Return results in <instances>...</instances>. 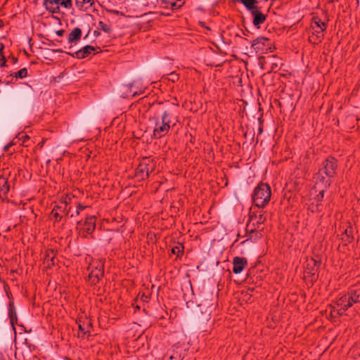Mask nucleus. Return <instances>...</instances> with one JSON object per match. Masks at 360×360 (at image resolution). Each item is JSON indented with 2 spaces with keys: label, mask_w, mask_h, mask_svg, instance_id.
<instances>
[{
  "label": "nucleus",
  "mask_w": 360,
  "mask_h": 360,
  "mask_svg": "<svg viewBox=\"0 0 360 360\" xmlns=\"http://www.w3.org/2000/svg\"><path fill=\"white\" fill-rule=\"evenodd\" d=\"M338 161L329 156L323 163L319 172L314 174V179L317 184H323L324 188H328L331 185V179L336 174Z\"/></svg>",
  "instance_id": "f257e3e1"
},
{
  "label": "nucleus",
  "mask_w": 360,
  "mask_h": 360,
  "mask_svg": "<svg viewBox=\"0 0 360 360\" xmlns=\"http://www.w3.org/2000/svg\"><path fill=\"white\" fill-rule=\"evenodd\" d=\"M172 115V112L166 110L162 112L160 118L158 116L150 118V120L154 122L153 136L155 139H160L168 134L171 128Z\"/></svg>",
  "instance_id": "f03ea898"
},
{
  "label": "nucleus",
  "mask_w": 360,
  "mask_h": 360,
  "mask_svg": "<svg viewBox=\"0 0 360 360\" xmlns=\"http://www.w3.org/2000/svg\"><path fill=\"white\" fill-rule=\"evenodd\" d=\"M271 192L267 184L259 183L252 195L253 203L258 208L264 207L271 199Z\"/></svg>",
  "instance_id": "7ed1b4c3"
},
{
  "label": "nucleus",
  "mask_w": 360,
  "mask_h": 360,
  "mask_svg": "<svg viewBox=\"0 0 360 360\" xmlns=\"http://www.w3.org/2000/svg\"><path fill=\"white\" fill-rule=\"evenodd\" d=\"M155 162L150 158H143L135 171V177L138 181H143L148 178L149 174L155 169Z\"/></svg>",
  "instance_id": "20e7f679"
},
{
  "label": "nucleus",
  "mask_w": 360,
  "mask_h": 360,
  "mask_svg": "<svg viewBox=\"0 0 360 360\" xmlns=\"http://www.w3.org/2000/svg\"><path fill=\"white\" fill-rule=\"evenodd\" d=\"M70 211L71 206L67 201L60 202L53 208L50 214V217H53L56 222H60L63 219V216L61 214L63 213L65 217L70 215V217H73L75 216L73 213H70Z\"/></svg>",
  "instance_id": "39448f33"
},
{
  "label": "nucleus",
  "mask_w": 360,
  "mask_h": 360,
  "mask_svg": "<svg viewBox=\"0 0 360 360\" xmlns=\"http://www.w3.org/2000/svg\"><path fill=\"white\" fill-rule=\"evenodd\" d=\"M46 9L52 13H58L60 6L70 9L72 7V0H44Z\"/></svg>",
  "instance_id": "423d86ee"
},
{
  "label": "nucleus",
  "mask_w": 360,
  "mask_h": 360,
  "mask_svg": "<svg viewBox=\"0 0 360 360\" xmlns=\"http://www.w3.org/2000/svg\"><path fill=\"white\" fill-rule=\"evenodd\" d=\"M96 218L94 216L87 217L84 222L80 221L77 222V229L82 237H86L88 234H91L95 230Z\"/></svg>",
  "instance_id": "0eeeda50"
},
{
  "label": "nucleus",
  "mask_w": 360,
  "mask_h": 360,
  "mask_svg": "<svg viewBox=\"0 0 360 360\" xmlns=\"http://www.w3.org/2000/svg\"><path fill=\"white\" fill-rule=\"evenodd\" d=\"M252 48L256 53H266L271 49L270 39L264 37H257L256 39L253 40Z\"/></svg>",
  "instance_id": "6e6552de"
},
{
  "label": "nucleus",
  "mask_w": 360,
  "mask_h": 360,
  "mask_svg": "<svg viewBox=\"0 0 360 360\" xmlns=\"http://www.w3.org/2000/svg\"><path fill=\"white\" fill-rule=\"evenodd\" d=\"M79 327V332L77 334L78 338L84 339L89 338L92 328V324L89 320L85 319L84 320L79 319L77 321Z\"/></svg>",
  "instance_id": "1a4fd4ad"
},
{
  "label": "nucleus",
  "mask_w": 360,
  "mask_h": 360,
  "mask_svg": "<svg viewBox=\"0 0 360 360\" xmlns=\"http://www.w3.org/2000/svg\"><path fill=\"white\" fill-rule=\"evenodd\" d=\"M100 49L99 47H94L91 45H86L82 47L81 49L70 53H68L69 55L72 56L74 58H78V59H84L89 56H90L93 52H95L96 49Z\"/></svg>",
  "instance_id": "9d476101"
},
{
  "label": "nucleus",
  "mask_w": 360,
  "mask_h": 360,
  "mask_svg": "<svg viewBox=\"0 0 360 360\" xmlns=\"http://www.w3.org/2000/svg\"><path fill=\"white\" fill-rule=\"evenodd\" d=\"M336 304L340 307V309L338 312L340 315H342L345 311H346L349 308L352 307V304L348 293L347 292L346 294H344L338 298L336 300Z\"/></svg>",
  "instance_id": "9b49d317"
},
{
  "label": "nucleus",
  "mask_w": 360,
  "mask_h": 360,
  "mask_svg": "<svg viewBox=\"0 0 360 360\" xmlns=\"http://www.w3.org/2000/svg\"><path fill=\"white\" fill-rule=\"evenodd\" d=\"M249 218L251 221L257 226V228L262 229L261 226L266 221V217L264 216V212L262 210L256 212L250 210Z\"/></svg>",
  "instance_id": "f8f14e48"
},
{
  "label": "nucleus",
  "mask_w": 360,
  "mask_h": 360,
  "mask_svg": "<svg viewBox=\"0 0 360 360\" xmlns=\"http://www.w3.org/2000/svg\"><path fill=\"white\" fill-rule=\"evenodd\" d=\"M320 265V260L314 258L308 259L306 262L305 274L314 276L318 272Z\"/></svg>",
  "instance_id": "ddd939ff"
},
{
  "label": "nucleus",
  "mask_w": 360,
  "mask_h": 360,
  "mask_svg": "<svg viewBox=\"0 0 360 360\" xmlns=\"http://www.w3.org/2000/svg\"><path fill=\"white\" fill-rule=\"evenodd\" d=\"M357 233L355 228L348 226L345 231L342 233L340 240L344 243L345 245L350 244L354 240V233Z\"/></svg>",
  "instance_id": "4468645a"
},
{
  "label": "nucleus",
  "mask_w": 360,
  "mask_h": 360,
  "mask_svg": "<svg viewBox=\"0 0 360 360\" xmlns=\"http://www.w3.org/2000/svg\"><path fill=\"white\" fill-rule=\"evenodd\" d=\"M233 272L238 274L247 266L248 260L245 257H235L233 259Z\"/></svg>",
  "instance_id": "2eb2a0df"
},
{
  "label": "nucleus",
  "mask_w": 360,
  "mask_h": 360,
  "mask_svg": "<svg viewBox=\"0 0 360 360\" xmlns=\"http://www.w3.org/2000/svg\"><path fill=\"white\" fill-rule=\"evenodd\" d=\"M56 252L53 249H49L46 251L44 258V264H46L47 269H51L56 265Z\"/></svg>",
  "instance_id": "dca6fc26"
},
{
  "label": "nucleus",
  "mask_w": 360,
  "mask_h": 360,
  "mask_svg": "<svg viewBox=\"0 0 360 360\" xmlns=\"http://www.w3.org/2000/svg\"><path fill=\"white\" fill-rule=\"evenodd\" d=\"M262 229L257 228V226L251 221L249 218L248 222L246 225V233L250 239L255 238H259L261 236L260 231Z\"/></svg>",
  "instance_id": "f3484780"
},
{
  "label": "nucleus",
  "mask_w": 360,
  "mask_h": 360,
  "mask_svg": "<svg viewBox=\"0 0 360 360\" xmlns=\"http://www.w3.org/2000/svg\"><path fill=\"white\" fill-rule=\"evenodd\" d=\"M314 188L319 190V194L314 198V201L316 202V211H320V207L322 205L321 202L324 197V193L328 188H324L323 184H317L315 181Z\"/></svg>",
  "instance_id": "a211bd4d"
},
{
  "label": "nucleus",
  "mask_w": 360,
  "mask_h": 360,
  "mask_svg": "<svg viewBox=\"0 0 360 360\" xmlns=\"http://www.w3.org/2000/svg\"><path fill=\"white\" fill-rule=\"evenodd\" d=\"M251 14L253 16V25L255 27L259 28L260 25L263 24L265 22L266 19V15L262 13L259 8L252 11Z\"/></svg>",
  "instance_id": "6ab92c4d"
},
{
  "label": "nucleus",
  "mask_w": 360,
  "mask_h": 360,
  "mask_svg": "<svg viewBox=\"0 0 360 360\" xmlns=\"http://www.w3.org/2000/svg\"><path fill=\"white\" fill-rule=\"evenodd\" d=\"M103 271L101 269H96L95 270L91 271L88 276V281L91 285H96L101 276H103Z\"/></svg>",
  "instance_id": "aec40b11"
},
{
  "label": "nucleus",
  "mask_w": 360,
  "mask_h": 360,
  "mask_svg": "<svg viewBox=\"0 0 360 360\" xmlns=\"http://www.w3.org/2000/svg\"><path fill=\"white\" fill-rule=\"evenodd\" d=\"M8 317L10 319L11 325L15 329V325L17 323V314L14 302L13 300L9 301L8 304Z\"/></svg>",
  "instance_id": "412c9836"
},
{
  "label": "nucleus",
  "mask_w": 360,
  "mask_h": 360,
  "mask_svg": "<svg viewBox=\"0 0 360 360\" xmlns=\"http://www.w3.org/2000/svg\"><path fill=\"white\" fill-rule=\"evenodd\" d=\"M131 91H129V93L131 92L132 97H134L138 95H141L144 91V88L143 87L141 82L139 80H134L130 83Z\"/></svg>",
  "instance_id": "4be33fe9"
},
{
  "label": "nucleus",
  "mask_w": 360,
  "mask_h": 360,
  "mask_svg": "<svg viewBox=\"0 0 360 360\" xmlns=\"http://www.w3.org/2000/svg\"><path fill=\"white\" fill-rule=\"evenodd\" d=\"M313 30L312 35L309 37L310 42L314 44H318L321 41L323 38V32H320V29H317L315 26L311 25Z\"/></svg>",
  "instance_id": "5701e85b"
},
{
  "label": "nucleus",
  "mask_w": 360,
  "mask_h": 360,
  "mask_svg": "<svg viewBox=\"0 0 360 360\" xmlns=\"http://www.w3.org/2000/svg\"><path fill=\"white\" fill-rule=\"evenodd\" d=\"M9 189L8 179L3 176H0V197L6 198Z\"/></svg>",
  "instance_id": "b1692460"
},
{
  "label": "nucleus",
  "mask_w": 360,
  "mask_h": 360,
  "mask_svg": "<svg viewBox=\"0 0 360 360\" xmlns=\"http://www.w3.org/2000/svg\"><path fill=\"white\" fill-rule=\"evenodd\" d=\"M82 37V30L79 27H75L68 37V41L70 44L75 43L80 40Z\"/></svg>",
  "instance_id": "393cba45"
},
{
  "label": "nucleus",
  "mask_w": 360,
  "mask_h": 360,
  "mask_svg": "<svg viewBox=\"0 0 360 360\" xmlns=\"http://www.w3.org/2000/svg\"><path fill=\"white\" fill-rule=\"evenodd\" d=\"M352 304L360 303V290L359 288L350 289L348 292Z\"/></svg>",
  "instance_id": "a878e982"
},
{
  "label": "nucleus",
  "mask_w": 360,
  "mask_h": 360,
  "mask_svg": "<svg viewBox=\"0 0 360 360\" xmlns=\"http://www.w3.org/2000/svg\"><path fill=\"white\" fill-rule=\"evenodd\" d=\"M129 91H131L130 83L127 84H122L118 87V91L120 94V96L124 98L132 97L131 92L129 93Z\"/></svg>",
  "instance_id": "bb28decb"
},
{
  "label": "nucleus",
  "mask_w": 360,
  "mask_h": 360,
  "mask_svg": "<svg viewBox=\"0 0 360 360\" xmlns=\"http://www.w3.org/2000/svg\"><path fill=\"white\" fill-rule=\"evenodd\" d=\"M238 1L243 4L250 13L259 8V7L255 5L258 3L257 0H238Z\"/></svg>",
  "instance_id": "cd10ccee"
},
{
  "label": "nucleus",
  "mask_w": 360,
  "mask_h": 360,
  "mask_svg": "<svg viewBox=\"0 0 360 360\" xmlns=\"http://www.w3.org/2000/svg\"><path fill=\"white\" fill-rule=\"evenodd\" d=\"M317 29H320V32H323L326 29V23L321 20L319 17L312 18V25Z\"/></svg>",
  "instance_id": "c85d7f7f"
},
{
  "label": "nucleus",
  "mask_w": 360,
  "mask_h": 360,
  "mask_svg": "<svg viewBox=\"0 0 360 360\" xmlns=\"http://www.w3.org/2000/svg\"><path fill=\"white\" fill-rule=\"evenodd\" d=\"M163 360H182V356L181 354H179L178 352H175L174 349H173L171 352H167L163 357Z\"/></svg>",
  "instance_id": "c756f323"
},
{
  "label": "nucleus",
  "mask_w": 360,
  "mask_h": 360,
  "mask_svg": "<svg viewBox=\"0 0 360 360\" xmlns=\"http://www.w3.org/2000/svg\"><path fill=\"white\" fill-rule=\"evenodd\" d=\"M11 76L16 78V79H23L27 76V69L26 68H23L20 70L11 74Z\"/></svg>",
  "instance_id": "7c9ffc66"
},
{
  "label": "nucleus",
  "mask_w": 360,
  "mask_h": 360,
  "mask_svg": "<svg viewBox=\"0 0 360 360\" xmlns=\"http://www.w3.org/2000/svg\"><path fill=\"white\" fill-rule=\"evenodd\" d=\"M84 4H89L91 6L94 0H75V5L79 10L82 11Z\"/></svg>",
  "instance_id": "2f4dec72"
},
{
  "label": "nucleus",
  "mask_w": 360,
  "mask_h": 360,
  "mask_svg": "<svg viewBox=\"0 0 360 360\" xmlns=\"http://www.w3.org/2000/svg\"><path fill=\"white\" fill-rule=\"evenodd\" d=\"M164 78L165 79H167L172 82H176V81L179 80V75L176 74L175 72H170L169 74H167V75H165Z\"/></svg>",
  "instance_id": "473e14b6"
},
{
  "label": "nucleus",
  "mask_w": 360,
  "mask_h": 360,
  "mask_svg": "<svg viewBox=\"0 0 360 360\" xmlns=\"http://www.w3.org/2000/svg\"><path fill=\"white\" fill-rule=\"evenodd\" d=\"M98 28L100 30H102L103 32H105L106 33H110V30H111L110 25L105 23L103 21L98 22Z\"/></svg>",
  "instance_id": "72a5a7b5"
},
{
  "label": "nucleus",
  "mask_w": 360,
  "mask_h": 360,
  "mask_svg": "<svg viewBox=\"0 0 360 360\" xmlns=\"http://www.w3.org/2000/svg\"><path fill=\"white\" fill-rule=\"evenodd\" d=\"M183 246L180 245V246H176V247H174L172 249V252L174 255H176L177 257H179L181 255H182V252H183Z\"/></svg>",
  "instance_id": "f704fd0d"
},
{
  "label": "nucleus",
  "mask_w": 360,
  "mask_h": 360,
  "mask_svg": "<svg viewBox=\"0 0 360 360\" xmlns=\"http://www.w3.org/2000/svg\"><path fill=\"white\" fill-rule=\"evenodd\" d=\"M122 120H123L122 117H117V118L113 119L114 122H118L117 123L118 131H122V129L124 128V124L121 123Z\"/></svg>",
  "instance_id": "c9c22d12"
},
{
  "label": "nucleus",
  "mask_w": 360,
  "mask_h": 360,
  "mask_svg": "<svg viewBox=\"0 0 360 360\" xmlns=\"http://www.w3.org/2000/svg\"><path fill=\"white\" fill-rule=\"evenodd\" d=\"M118 304H120V309H119L120 314L117 315V318L119 319L120 316H123V314L125 313L124 307H123V303L121 302H118ZM116 318L114 317V319Z\"/></svg>",
  "instance_id": "e433bc0d"
},
{
  "label": "nucleus",
  "mask_w": 360,
  "mask_h": 360,
  "mask_svg": "<svg viewBox=\"0 0 360 360\" xmlns=\"http://www.w3.org/2000/svg\"><path fill=\"white\" fill-rule=\"evenodd\" d=\"M183 4H184V3H182L181 4L178 5L176 1H174V0H172V1L170 3V6H171L172 9L176 10V9H179V8H181Z\"/></svg>",
  "instance_id": "4c0bfd02"
},
{
  "label": "nucleus",
  "mask_w": 360,
  "mask_h": 360,
  "mask_svg": "<svg viewBox=\"0 0 360 360\" xmlns=\"http://www.w3.org/2000/svg\"><path fill=\"white\" fill-rule=\"evenodd\" d=\"M0 66L1 68L6 66V58L4 55L0 56Z\"/></svg>",
  "instance_id": "58836bf2"
},
{
  "label": "nucleus",
  "mask_w": 360,
  "mask_h": 360,
  "mask_svg": "<svg viewBox=\"0 0 360 360\" xmlns=\"http://www.w3.org/2000/svg\"><path fill=\"white\" fill-rule=\"evenodd\" d=\"M85 208H86V206H84V205H82L81 204H78L77 206V210L75 211L76 215H79V212L81 210H84Z\"/></svg>",
  "instance_id": "ea45409f"
},
{
  "label": "nucleus",
  "mask_w": 360,
  "mask_h": 360,
  "mask_svg": "<svg viewBox=\"0 0 360 360\" xmlns=\"http://www.w3.org/2000/svg\"><path fill=\"white\" fill-rule=\"evenodd\" d=\"M171 0H161V2L162 4L165 5V7H167L169 5H170Z\"/></svg>",
  "instance_id": "a19ab883"
},
{
  "label": "nucleus",
  "mask_w": 360,
  "mask_h": 360,
  "mask_svg": "<svg viewBox=\"0 0 360 360\" xmlns=\"http://www.w3.org/2000/svg\"><path fill=\"white\" fill-rule=\"evenodd\" d=\"M65 33V30H57L56 32V34L59 36V37H62Z\"/></svg>",
  "instance_id": "79ce46f5"
},
{
  "label": "nucleus",
  "mask_w": 360,
  "mask_h": 360,
  "mask_svg": "<svg viewBox=\"0 0 360 360\" xmlns=\"http://www.w3.org/2000/svg\"><path fill=\"white\" fill-rule=\"evenodd\" d=\"M11 59L12 60L13 64H14V65L16 64L18 62V58H16V57H15L13 56H11Z\"/></svg>",
  "instance_id": "37998d69"
},
{
  "label": "nucleus",
  "mask_w": 360,
  "mask_h": 360,
  "mask_svg": "<svg viewBox=\"0 0 360 360\" xmlns=\"http://www.w3.org/2000/svg\"><path fill=\"white\" fill-rule=\"evenodd\" d=\"M4 49V45L0 42V56L4 55L3 51Z\"/></svg>",
  "instance_id": "c03bdc74"
},
{
  "label": "nucleus",
  "mask_w": 360,
  "mask_h": 360,
  "mask_svg": "<svg viewBox=\"0 0 360 360\" xmlns=\"http://www.w3.org/2000/svg\"><path fill=\"white\" fill-rule=\"evenodd\" d=\"M12 145H13V143H8V144L6 145V146H4V151H8V149H9V148H10Z\"/></svg>",
  "instance_id": "a18cd8bd"
},
{
  "label": "nucleus",
  "mask_w": 360,
  "mask_h": 360,
  "mask_svg": "<svg viewBox=\"0 0 360 360\" xmlns=\"http://www.w3.org/2000/svg\"><path fill=\"white\" fill-rule=\"evenodd\" d=\"M263 132V125L261 124L259 125L258 134H261Z\"/></svg>",
  "instance_id": "49530a36"
},
{
  "label": "nucleus",
  "mask_w": 360,
  "mask_h": 360,
  "mask_svg": "<svg viewBox=\"0 0 360 360\" xmlns=\"http://www.w3.org/2000/svg\"><path fill=\"white\" fill-rule=\"evenodd\" d=\"M29 139H30V136H29L23 135V136H22L23 143H25L26 140H29Z\"/></svg>",
  "instance_id": "de8ad7c7"
},
{
  "label": "nucleus",
  "mask_w": 360,
  "mask_h": 360,
  "mask_svg": "<svg viewBox=\"0 0 360 360\" xmlns=\"http://www.w3.org/2000/svg\"><path fill=\"white\" fill-rule=\"evenodd\" d=\"M259 125L261 124L263 125L264 120H262V116H261L259 118H258Z\"/></svg>",
  "instance_id": "09e8293b"
},
{
  "label": "nucleus",
  "mask_w": 360,
  "mask_h": 360,
  "mask_svg": "<svg viewBox=\"0 0 360 360\" xmlns=\"http://www.w3.org/2000/svg\"><path fill=\"white\" fill-rule=\"evenodd\" d=\"M103 238H104V240H105L106 241H108V243L110 242L112 238L111 237H106L105 236H103Z\"/></svg>",
  "instance_id": "8fccbe9b"
},
{
  "label": "nucleus",
  "mask_w": 360,
  "mask_h": 360,
  "mask_svg": "<svg viewBox=\"0 0 360 360\" xmlns=\"http://www.w3.org/2000/svg\"><path fill=\"white\" fill-rule=\"evenodd\" d=\"M94 34L95 36H98L100 34V32L98 30H95Z\"/></svg>",
  "instance_id": "3c124183"
},
{
  "label": "nucleus",
  "mask_w": 360,
  "mask_h": 360,
  "mask_svg": "<svg viewBox=\"0 0 360 360\" xmlns=\"http://www.w3.org/2000/svg\"><path fill=\"white\" fill-rule=\"evenodd\" d=\"M4 22L2 20L0 19V28H2L4 27Z\"/></svg>",
  "instance_id": "603ef678"
},
{
  "label": "nucleus",
  "mask_w": 360,
  "mask_h": 360,
  "mask_svg": "<svg viewBox=\"0 0 360 360\" xmlns=\"http://www.w3.org/2000/svg\"><path fill=\"white\" fill-rule=\"evenodd\" d=\"M50 43H49V46H51V44H53V41L49 40V39H47Z\"/></svg>",
  "instance_id": "864d4df0"
},
{
  "label": "nucleus",
  "mask_w": 360,
  "mask_h": 360,
  "mask_svg": "<svg viewBox=\"0 0 360 360\" xmlns=\"http://www.w3.org/2000/svg\"><path fill=\"white\" fill-rule=\"evenodd\" d=\"M56 51L58 52V53H63V52L61 49H58Z\"/></svg>",
  "instance_id": "5fc2aeb1"
},
{
  "label": "nucleus",
  "mask_w": 360,
  "mask_h": 360,
  "mask_svg": "<svg viewBox=\"0 0 360 360\" xmlns=\"http://www.w3.org/2000/svg\"><path fill=\"white\" fill-rule=\"evenodd\" d=\"M314 40H317V37L316 36V34H314V38L313 39V41Z\"/></svg>",
  "instance_id": "6e6d98bb"
},
{
  "label": "nucleus",
  "mask_w": 360,
  "mask_h": 360,
  "mask_svg": "<svg viewBox=\"0 0 360 360\" xmlns=\"http://www.w3.org/2000/svg\"><path fill=\"white\" fill-rule=\"evenodd\" d=\"M7 295H8V297L10 298L11 295V292H7Z\"/></svg>",
  "instance_id": "4d7b16f0"
},
{
  "label": "nucleus",
  "mask_w": 360,
  "mask_h": 360,
  "mask_svg": "<svg viewBox=\"0 0 360 360\" xmlns=\"http://www.w3.org/2000/svg\"><path fill=\"white\" fill-rule=\"evenodd\" d=\"M7 295H8V297L10 298L11 295V292H7Z\"/></svg>",
  "instance_id": "13d9d810"
},
{
  "label": "nucleus",
  "mask_w": 360,
  "mask_h": 360,
  "mask_svg": "<svg viewBox=\"0 0 360 360\" xmlns=\"http://www.w3.org/2000/svg\"><path fill=\"white\" fill-rule=\"evenodd\" d=\"M339 0H330L331 2L338 1Z\"/></svg>",
  "instance_id": "bf43d9fd"
}]
</instances>
